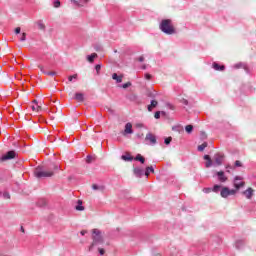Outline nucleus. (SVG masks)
Masks as SVG:
<instances>
[{
	"instance_id": "39448f33",
	"label": "nucleus",
	"mask_w": 256,
	"mask_h": 256,
	"mask_svg": "<svg viewBox=\"0 0 256 256\" xmlns=\"http://www.w3.org/2000/svg\"><path fill=\"white\" fill-rule=\"evenodd\" d=\"M15 157H17V152L10 150L6 154L0 156V161H10V159H15Z\"/></svg>"
},
{
	"instance_id": "c756f323",
	"label": "nucleus",
	"mask_w": 256,
	"mask_h": 256,
	"mask_svg": "<svg viewBox=\"0 0 256 256\" xmlns=\"http://www.w3.org/2000/svg\"><path fill=\"white\" fill-rule=\"evenodd\" d=\"M92 189H93L94 191H99V189H101V191H103V187H100V186H98L97 184H93V185H92Z\"/></svg>"
},
{
	"instance_id": "69168bd1",
	"label": "nucleus",
	"mask_w": 256,
	"mask_h": 256,
	"mask_svg": "<svg viewBox=\"0 0 256 256\" xmlns=\"http://www.w3.org/2000/svg\"><path fill=\"white\" fill-rule=\"evenodd\" d=\"M0 195H1V191H0Z\"/></svg>"
},
{
	"instance_id": "cd10ccee",
	"label": "nucleus",
	"mask_w": 256,
	"mask_h": 256,
	"mask_svg": "<svg viewBox=\"0 0 256 256\" xmlns=\"http://www.w3.org/2000/svg\"><path fill=\"white\" fill-rule=\"evenodd\" d=\"M53 7H55V9H59V7H61V1L54 0Z\"/></svg>"
},
{
	"instance_id": "864d4df0",
	"label": "nucleus",
	"mask_w": 256,
	"mask_h": 256,
	"mask_svg": "<svg viewBox=\"0 0 256 256\" xmlns=\"http://www.w3.org/2000/svg\"><path fill=\"white\" fill-rule=\"evenodd\" d=\"M148 97H152V98H154V97H155V94H153V93H149V94H148Z\"/></svg>"
},
{
	"instance_id": "2f4dec72",
	"label": "nucleus",
	"mask_w": 256,
	"mask_h": 256,
	"mask_svg": "<svg viewBox=\"0 0 256 256\" xmlns=\"http://www.w3.org/2000/svg\"><path fill=\"white\" fill-rule=\"evenodd\" d=\"M171 141H173V138L168 137V138H165L164 143L165 145H171Z\"/></svg>"
},
{
	"instance_id": "5701e85b",
	"label": "nucleus",
	"mask_w": 256,
	"mask_h": 256,
	"mask_svg": "<svg viewBox=\"0 0 256 256\" xmlns=\"http://www.w3.org/2000/svg\"><path fill=\"white\" fill-rule=\"evenodd\" d=\"M243 245H245V241H243V240H237L235 243L236 249H241V247H243Z\"/></svg>"
},
{
	"instance_id": "5fc2aeb1",
	"label": "nucleus",
	"mask_w": 256,
	"mask_h": 256,
	"mask_svg": "<svg viewBox=\"0 0 256 256\" xmlns=\"http://www.w3.org/2000/svg\"><path fill=\"white\" fill-rule=\"evenodd\" d=\"M168 107H169V109H172V110L175 109V107L171 104H168Z\"/></svg>"
},
{
	"instance_id": "4c0bfd02",
	"label": "nucleus",
	"mask_w": 256,
	"mask_h": 256,
	"mask_svg": "<svg viewBox=\"0 0 256 256\" xmlns=\"http://www.w3.org/2000/svg\"><path fill=\"white\" fill-rule=\"evenodd\" d=\"M234 165H235V167H243V164L239 160H236Z\"/></svg>"
},
{
	"instance_id": "680f3d73",
	"label": "nucleus",
	"mask_w": 256,
	"mask_h": 256,
	"mask_svg": "<svg viewBox=\"0 0 256 256\" xmlns=\"http://www.w3.org/2000/svg\"><path fill=\"white\" fill-rule=\"evenodd\" d=\"M33 103H36V104H37V100H33Z\"/></svg>"
},
{
	"instance_id": "ea45409f",
	"label": "nucleus",
	"mask_w": 256,
	"mask_h": 256,
	"mask_svg": "<svg viewBox=\"0 0 256 256\" xmlns=\"http://www.w3.org/2000/svg\"><path fill=\"white\" fill-rule=\"evenodd\" d=\"M95 69H96L97 75H99V71H101V64H97L95 66Z\"/></svg>"
},
{
	"instance_id": "393cba45",
	"label": "nucleus",
	"mask_w": 256,
	"mask_h": 256,
	"mask_svg": "<svg viewBox=\"0 0 256 256\" xmlns=\"http://www.w3.org/2000/svg\"><path fill=\"white\" fill-rule=\"evenodd\" d=\"M121 159H122L123 161H133V156H130L129 154H127V155H122V156H121Z\"/></svg>"
},
{
	"instance_id": "c85d7f7f",
	"label": "nucleus",
	"mask_w": 256,
	"mask_h": 256,
	"mask_svg": "<svg viewBox=\"0 0 256 256\" xmlns=\"http://www.w3.org/2000/svg\"><path fill=\"white\" fill-rule=\"evenodd\" d=\"M185 131L188 133H193V125H187L185 127Z\"/></svg>"
},
{
	"instance_id": "8fccbe9b",
	"label": "nucleus",
	"mask_w": 256,
	"mask_h": 256,
	"mask_svg": "<svg viewBox=\"0 0 256 256\" xmlns=\"http://www.w3.org/2000/svg\"><path fill=\"white\" fill-rule=\"evenodd\" d=\"M138 61H140V63H143V61H145V57L140 56V57L138 58Z\"/></svg>"
},
{
	"instance_id": "e2e57ef3",
	"label": "nucleus",
	"mask_w": 256,
	"mask_h": 256,
	"mask_svg": "<svg viewBox=\"0 0 256 256\" xmlns=\"http://www.w3.org/2000/svg\"><path fill=\"white\" fill-rule=\"evenodd\" d=\"M108 111H111V112H112L113 110H111V109H108Z\"/></svg>"
},
{
	"instance_id": "423d86ee",
	"label": "nucleus",
	"mask_w": 256,
	"mask_h": 256,
	"mask_svg": "<svg viewBox=\"0 0 256 256\" xmlns=\"http://www.w3.org/2000/svg\"><path fill=\"white\" fill-rule=\"evenodd\" d=\"M238 181H242V182H238ZM234 191L238 192L239 189H241L242 187H245V182L243 181V177L241 176H235L234 178Z\"/></svg>"
},
{
	"instance_id": "9b49d317",
	"label": "nucleus",
	"mask_w": 256,
	"mask_h": 256,
	"mask_svg": "<svg viewBox=\"0 0 256 256\" xmlns=\"http://www.w3.org/2000/svg\"><path fill=\"white\" fill-rule=\"evenodd\" d=\"M234 69H243L246 71V73H249V67H247V65L243 62H239V63L235 64Z\"/></svg>"
},
{
	"instance_id": "9d476101",
	"label": "nucleus",
	"mask_w": 256,
	"mask_h": 256,
	"mask_svg": "<svg viewBox=\"0 0 256 256\" xmlns=\"http://www.w3.org/2000/svg\"><path fill=\"white\" fill-rule=\"evenodd\" d=\"M133 173L136 177H143L145 175V170L143 168L136 167L133 169Z\"/></svg>"
},
{
	"instance_id": "f3484780",
	"label": "nucleus",
	"mask_w": 256,
	"mask_h": 256,
	"mask_svg": "<svg viewBox=\"0 0 256 256\" xmlns=\"http://www.w3.org/2000/svg\"><path fill=\"white\" fill-rule=\"evenodd\" d=\"M204 159L206 161L205 167L209 168V167H211V165H213V161L211 160V156L204 155Z\"/></svg>"
},
{
	"instance_id": "0eeeda50",
	"label": "nucleus",
	"mask_w": 256,
	"mask_h": 256,
	"mask_svg": "<svg viewBox=\"0 0 256 256\" xmlns=\"http://www.w3.org/2000/svg\"><path fill=\"white\" fill-rule=\"evenodd\" d=\"M223 159H225V154L217 153L214 155V161L216 165H223Z\"/></svg>"
},
{
	"instance_id": "f704fd0d",
	"label": "nucleus",
	"mask_w": 256,
	"mask_h": 256,
	"mask_svg": "<svg viewBox=\"0 0 256 256\" xmlns=\"http://www.w3.org/2000/svg\"><path fill=\"white\" fill-rule=\"evenodd\" d=\"M121 87H122V89H127V88L131 87V82H127V83L123 84Z\"/></svg>"
},
{
	"instance_id": "473e14b6",
	"label": "nucleus",
	"mask_w": 256,
	"mask_h": 256,
	"mask_svg": "<svg viewBox=\"0 0 256 256\" xmlns=\"http://www.w3.org/2000/svg\"><path fill=\"white\" fill-rule=\"evenodd\" d=\"M2 197H3L4 199H11V194H9V192H4V193L2 194Z\"/></svg>"
},
{
	"instance_id": "09e8293b",
	"label": "nucleus",
	"mask_w": 256,
	"mask_h": 256,
	"mask_svg": "<svg viewBox=\"0 0 256 256\" xmlns=\"http://www.w3.org/2000/svg\"><path fill=\"white\" fill-rule=\"evenodd\" d=\"M100 255H105V250L103 248H99Z\"/></svg>"
},
{
	"instance_id": "c03bdc74",
	"label": "nucleus",
	"mask_w": 256,
	"mask_h": 256,
	"mask_svg": "<svg viewBox=\"0 0 256 256\" xmlns=\"http://www.w3.org/2000/svg\"><path fill=\"white\" fill-rule=\"evenodd\" d=\"M181 103H183V105H189V101L185 98L181 100Z\"/></svg>"
},
{
	"instance_id": "603ef678",
	"label": "nucleus",
	"mask_w": 256,
	"mask_h": 256,
	"mask_svg": "<svg viewBox=\"0 0 256 256\" xmlns=\"http://www.w3.org/2000/svg\"><path fill=\"white\" fill-rule=\"evenodd\" d=\"M95 49H96V51H102V47L101 46H97V47H95Z\"/></svg>"
},
{
	"instance_id": "58836bf2",
	"label": "nucleus",
	"mask_w": 256,
	"mask_h": 256,
	"mask_svg": "<svg viewBox=\"0 0 256 256\" xmlns=\"http://www.w3.org/2000/svg\"><path fill=\"white\" fill-rule=\"evenodd\" d=\"M78 3H81L83 5V7H85V5H87V3H89V0H80V1H78Z\"/></svg>"
},
{
	"instance_id": "052dcab7",
	"label": "nucleus",
	"mask_w": 256,
	"mask_h": 256,
	"mask_svg": "<svg viewBox=\"0 0 256 256\" xmlns=\"http://www.w3.org/2000/svg\"><path fill=\"white\" fill-rule=\"evenodd\" d=\"M160 113H161V115H166L165 111H162V112H160Z\"/></svg>"
},
{
	"instance_id": "7c9ffc66",
	"label": "nucleus",
	"mask_w": 256,
	"mask_h": 256,
	"mask_svg": "<svg viewBox=\"0 0 256 256\" xmlns=\"http://www.w3.org/2000/svg\"><path fill=\"white\" fill-rule=\"evenodd\" d=\"M20 41H27V33L23 32L20 36Z\"/></svg>"
},
{
	"instance_id": "49530a36",
	"label": "nucleus",
	"mask_w": 256,
	"mask_h": 256,
	"mask_svg": "<svg viewBox=\"0 0 256 256\" xmlns=\"http://www.w3.org/2000/svg\"><path fill=\"white\" fill-rule=\"evenodd\" d=\"M15 33H16V35H19V33H21V28H20V27H17V28L15 29Z\"/></svg>"
},
{
	"instance_id": "c9c22d12",
	"label": "nucleus",
	"mask_w": 256,
	"mask_h": 256,
	"mask_svg": "<svg viewBox=\"0 0 256 256\" xmlns=\"http://www.w3.org/2000/svg\"><path fill=\"white\" fill-rule=\"evenodd\" d=\"M33 111H41V105L32 106Z\"/></svg>"
},
{
	"instance_id": "a19ab883",
	"label": "nucleus",
	"mask_w": 256,
	"mask_h": 256,
	"mask_svg": "<svg viewBox=\"0 0 256 256\" xmlns=\"http://www.w3.org/2000/svg\"><path fill=\"white\" fill-rule=\"evenodd\" d=\"M77 77H78L77 74H74V75H72V76H69V77H68V81L71 82V81H73V79H77Z\"/></svg>"
},
{
	"instance_id": "72a5a7b5",
	"label": "nucleus",
	"mask_w": 256,
	"mask_h": 256,
	"mask_svg": "<svg viewBox=\"0 0 256 256\" xmlns=\"http://www.w3.org/2000/svg\"><path fill=\"white\" fill-rule=\"evenodd\" d=\"M72 3H74V5H76L77 7H83V4H81L79 1L77 0H70Z\"/></svg>"
},
{
	"instance_id": "ddd939ff",
	"label": "nucleus",
	"mask_w": 256,
	"mask_h": 256,
	"mask_svg": "<svg viewBox=\"0 0 256 256\" xmlns=\"http://www.w3.org/2000/svg\"><path fill=\"white\" fill-rule=\"evenodd\" d=\"M131 134H133V125L128 122L125 125L124 135H131Z\"/></svg>"
},
{
	"instance_id": "a18cd8bd",
	"label": "nucleus",
	"mask_w": 256,
	"mask_h": 256,
	"mask_svg": "<svg viewBox=\"0 0 256 256\" xmlns=\"http://www.w3.org/2000/svg\"><path fill=\"white\" fill-rule=\"evenodd\" d=\"M203 191H204V193H211V191H213V189H211V188H204Z\"/></svg>"
},
{
	"instance_id": "de8ad7c7",
	"label": "nucleus",
	"mask_w": 256,
	"mask_h": 256,
	"mask_svg": "<svg viewBox=\"0 0 256 256\" xmlns=\"http://www.w3.org/2000/svg\"><path fill=\"white\" fill-rule=\"evenodd\" d=\"M151 77H152L151 74H149V73L145 74V79H147L148 81L151 79Z\"/></svg>"
},
{
	"instance_id": "1a4fd4ad",
	"label": "nucleus",
	"mask_w": 256,
	"mask_h": 256,
	"mask_svg": "<svg viewBox=\"0 0 256 256\" xmlns=\"http://www.w3.org/2000/svg\"><path fill=\"white\" fill-rule=\"evenodd\" d=\"M242 194L246 197V199H253L255 195V190L249 187L247 190L243 191Z\"/></svg>"
},
{
	"instance_id": "f03ea898",
	"label": "nucleus",
	"mask_w": 256,
	"mask_h": 256,
	"mask_svg": "<svg viewBox=\"0 0 256 256\" xmlns=\"http://www.w3.org/2000/svg\"><path fill=\"white\" fill-rule=\"evenodd\" d=\"M159 29L165 35H175L177 33V30L173 25V20L171 19H163L159 24Z\"/></svg>"
},
{
	"instance_id": "2eb2a0df",
	"label": "nucleus",
	"mask_w": 256,
	"mask_h": 256,
	"mask_svg": "<svg viewBox=\"0 0 256 256\" xmlns=\"http://www.w3.org/2000/svg\"><path fill=\"white\" fill-rule=\"evenodd\" d=\"M212 67L215 69V71H225V65H219L217 62H214Z\"/></svg>"
},
{
	"instance_id": "3c124183",
	"label": "nucleus",
	"mask_w": 256,
	"mask_h": 256,
	"mask_svg": "<svg viewBox=\"0 0 256 256\" xmlns=\"http://www.w3.org/2000/svg\"><path fill=\"white\" fill-rule=\"evenodd\" d=\"M38 69H40L41 72L45 73V70H44L43 66L39 65Z\"/></svg>"
},
{
	"instance_id": "dca6fc26",
	"label": "nucleus",
	"mask_w": 256,
	"mask_h": 256,
	"mask_svg": "<svg viewBox=\"0 0 256 256\" xmlns=\"http://www.w3.org/2000/svg\"><path fill=\"white\" fill-rule=\"evenodd\" d=\"M112 79L116 81V83H123V75H117V73L112 74Z\"/></svg>"
},
{
	"instance_id": "79ce46f5",
	"label": "nucleus",
	"mask_w": 256,
	"mask_h": 256,
	"mask_svg": "<svg viewBox=\"0 0 256 256\" xmlns=\"http://www.w3.org/2000/svg\"><path fill=\"white\" fill-rule=\"evenodd\" d=\"M44 75H50V76H55L57 75V72H44Z\"/></svg>"
},
{
	"instance_id": "6ab92c4d",
	"label": "nucleus",
	"mask_w": 256,
	"mask_h": 256,
	"mask_svg": "<svg viewBox=\"0 0 256 256\" xmlns=\"http://www.w3.org/2000/svg\"><path fill=\"white\" fill-rule=\"evenodd\" d=\"M78 205L75 207L76 211H85V207H83V201L78 200Z\"/></svg>"
},
{
	"instance_id": "4d7b16f0",
	"label": "nucleus",
	"mask_w": 256,
	"mask_h": 256,
	"mask_svg": "<svg viewBox=\"0 0 256 256\" xmlns=\"http://www.w3.org/2000/svg\"><path fill=\"white\" fill-rule=\"evenodd\" d=\"M226 169H233L230 165L226 166Z\"/></svg>"
},
{
	"instance_id": "a211bd4d",
	"label": "nucleus",
	"mask_w": 256,
	"mask_h": 256,
	"mask_svg": "<svg viewBox=\"0 0 256 256\" xmlns=\"http://www.w3.org/2000/svg\"><path fill=\"white\" fill-rule=\"evenodd\" d=\"M150 173H155V169L153 168V166H148L146 167V170L144 172V175L146 177H149Z\"/></svg>"
},
{
	"instance_id": "4468645a",
	"label": "nucleus",
	"mask_w": 256,
	"mask_h": 256,
	"mask_svg": "<svg viewBox=\"0 0 256 256\" xmlns=\"http://www.w3.org/2000/svg\"><path fill=\"white\" fill-rule=\"evenodd\" d=\"M74 99L78 101V103H83V101H85V95L83 93H76Z\"/></svg>"
},
{
	"instance_id": "f257e3e1",
	"label": "nucleus",
	"mask_w": 256,
	"mask_h": 256,
	"mask_svg": "<svg viewBox=\"0 0 256 256\" xmlns=\"http://www.w3.org/2000/svg\"><path fill=\"white\" fill-rule=\"evenodd\" d=\"M55 171H59V165L51 163L46 169L43 166H38L34 170V175L37 179H43L45 177H53L55 175Z\"/></svg>"
},
{
	"instance_id": "4be33fe9",
	"label": "nucleus",
	"mask_w": 256,
	"mask_h": 256,
	"mask_svg": "<svg viewBox=\"0 0 256 256\" xmlns=\"http://www.w3.org/2000/svg\"><path fill=\"white\" fill-rule=\"evenodd\" d=\"M134 159L135 161H139L142 164L145 163V157H143L141 154H137Z\"/></svg>"
},
{
	"instance_id": "bf43d9fd",
	"label": "nucleus",
	"mask_w": 256,
	"mask_h": 256,
	"mask_svg": "<svg viewBox=\"0 0 256 256\" xmlns=\"http://www.w3.org/2000/svg\"><path fill=\"white\" fill-rule=\"evenodd\" d=\"M22 233H25V228L21 227Z\"/></svg>"
},
{
	"instance_id": "f8f14e48",
	"label": "nucleus",
	"mask_w": 256,
	"mask_h": 256,
	"mask_svg": "<svg viewBox=\"0 0 256 256\" xmlns=\"http://www.w3.org/2000/svg\"><path fill=\"white\" fill-rule=\"evenodd\" d=\"M216 175H217L218 181H220V183H225L227 181V176H225V172L219 171L216 173Z\"/></svg>"
},
{
	"instance_id": "20e7f679",
	"label": "nucleus",
	"mask_w": 256,
	"mask_h": 256,
	"mask_svg": "<svg viewBox=\"0 0 256 256\" xmlns=\"http://www.w3.org/2000/svg\"><path fill=\"white\" fill-rule=\"evenodd\" d=\"M237 190L235 189H229L228 187H223L220 191V195L221 197H223V199H227V197H229V195H236Z\"/></svg>"
},
{
	"instance_id": "bb28decb",
	"label": "nucleus",
	"mask_w": 256,
	"mask_h": 256,
	"mask_svg": "<svg viewBox=\"0 0 256 256\" xmlns=\"http://www.w3.org/2000/svg\"><path fill=\"white\" fill-rule=\"evenodd\" d=\"M220 189H221V185L216 184V185H214V187L212 188V191H213L214 193H219Z\"/></svg>"
},
{
	"instance_id": "e433bc0d",
	"label": "nucleus",
	"mask_w": 256,
	"mask_h": 256,
	"mask_svg": "<svg viewBox=\"0 0 256 256\" xmlns=\"http://www.w3.org/2000/svg\"><path fill=\"white\" fill-rule=\"evenodd\" d=\"M154 117L155 119H161V112L160 111L155 112Z\"/></svg>"
},
{
	"instance_id": "13d9d810",
	"label": "nucleus",
	"mask_w": 256,
	"mask_h": 256,
	"mask_svg": "<svg viewBox=\"0 0 256 256\" xmlns=\"http://www.w3.org/2000/svg\"><path fill=\"white\" fill-rule=\"evenodd\" d=\"M142 69H143V70L147 69V66H146V65H143V66H142Z\"/></svg>"
},
{
	"instance_id": "b1692460",
	"label": "nucleus",
	"mask_w": 256,
	"mask_h": 256,
	"mask_svg": "<svg viewBox=\"0 0 256 256\" xmlns=\"http://www.w3.org/2000/svg\"><path fill=\"white\" fill-rule=\"evenodd\" d=\"M38 25V29H40V31H45V24L43 23V20H39L37 22Z\"/></svg>"
},
{
	"instance_id": "6e6d98bb",
	"label": "nucleus",
	"mask_w": 256,
	"mask_h": 256,
	"mask_svg": "<svg viewBox=\"0 0 256 256\" xmlns=\"http://www.w3.org/2000/svg\"><path fill=\"white\" fill-rule=\"evenodd\" d=\"M86 233H87L86 230H82V231L80 232L81 235H85Z\"/></svg>"
},
{
	"instance_id": "7ed1b4c3",
	"label": "nucleus",
	"mask_w": 256,
	"mask_h": 256,
	"mask_svg": "<svg viewBox=\"0 0 256 256\" xmlns=\"http://www.w3.org/2000/svg\"><path fill=\"white\" fill-rule=\"evenodd\" d=\"M105 243V240L103 239V235H101V232L99 229H93L92 230V244L89 248V251L96 247L97 245H103Z\"/></svg>"
},
{
	"instance_id": "a878e982",
	"label": "nucleus",
	"mask_w": 256,
	"mask_h": 256,
	"mask_svg": "<svg viewBox=\"0 0 256 256\" xmlns=\"http://www.w3.org/2000/svg\"><path fill=\"white\" fill-rule=\"evenodd\" d=\"M207 142L202 143L198 146V151H205V148H207Z\"/></svg>"
},
{
	"instance_id": "412c9836",
	"label": "nucleus",
	"mask_w": 256,
	"mask_h": 256,
	"mask_svg": "<svg viewBox=\"0 0 256 256\" xmlns=\"http://www.w3.org/2000/svg\"><path fill=\"white\" fill-rule=\"evenodd\" d=\"M95 58H97V53H93L91 55L87 56V61H89V63H93V61H95Z\"/></svg>"
},
{
	"instance_id": "aec40b11",
	"label": "nucleus",
	"mask_w": 256,
	"mask_h": 256,
	"mask_svg": "<svg viewBox=\"0 0 256 256\" xmlns=\"http://www.w3.org/2000/svg\"><path fill=\"white\" fill-rule=\"evenodd\" d=\"M157 105H159V102L152 100L151 104L148 106V111H153V108L157 107Z\"/></svg>"
},
{
	"instance_id": "6e6552de",
	"label": "nucleus",
	"mask_w": 256,
	"mask_h": 256,
	"mask_svg": "<svg viewBox=\"0 0 256 256\" xmlns=\"http://www.w3.org/2000/svg\"><path fill=\"white\" fill-rule=\"evenodd\" d=\"M145 141H149L150 145H156L157 144V137L153 133H148L145 137Z\"/></svg>"
},
{
	"instance_id": "37998d69",
	"label": "nucleus",
	"mask_w": 256,
	"mask_h": 256,
	"mask_svg": "<svg viewBox=\"0 0 256 256\" xmlns=\"http://www.w3.org/2000/svg\"><path fill=\"white\" fill-rule=\"evenodd\" d=\"M93 157L92 156H87L86 157V163H92Z\"/></svg>"
},
{
	"instance_id": "0e129e2a",
	"label": "nucleus",
	"mask_w": 256,
	"mask_h": 256,
	"mask_svg": "<svg viewBox=\"0 0 256 256\" xmlns=\"http://www.w3.org/2000/svg\"><path fill=\"white\" fill-rule=\"evenodd\" d=\"M202 135L205 137V133H202Z\"/></svg>"
}]
</instances>
